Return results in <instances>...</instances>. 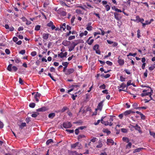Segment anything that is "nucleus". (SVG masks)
<instances>
[{"label": "nucleus", "mask_w": 155, "mask_h": 155, "mask_svg": "<svg viewBox=\"0 0 155 155\" xmlns=\"http://www.w3.org/2000/svg\"><path fill=\"white\" fill-rule=\"evenodd\" d=\"M121 130L122 132L124 133H127V130L125 128H122L121 129Z\"/></svg>", "instance_id": "obj_46"}, {"label": "nucleus", "mask_w": 155, "mask_h": 155, "mask_svg": "<svg viewBox=\"0 0 155 155\" xmlns=\"http://www.w3.org/2000/svg\"><path fill=\"white\" fill-rule=\"evenodd\" d=\"M114 16L115 18H116L117 20H118L119 18L118 17V14L117 13H114Z\"/></svg>", "instance_id": "obj_39"}, {"label": "nucleus", "mask_w": 155, "mask_h": 155, "mask_svg": "<svg viewBox=\"0 0 155 155\" xmlns=\"http://www.w3.org/2000/svg\"><path fill=\"white\" fill-rule=\"evenodd\" d=\"M118 62L120 65H123L124 63V60L119 59L118 60Z\"/></svg>", "instance_id": "obj_17"}, {"label": "nucleus", "mask_w": 155, "mask_h": 155, "mask_svg": "<svg viewBox=\"0 0 155 155\" xmlns=\"http://www.w3.org/2000/svg\"><path fill=\"white\" fill-rule=\"evenodd\" d=\"M66 131H67V132H68L70 133H73L74 132V130H73L67 129V130H66Z\"/></svg>", "instance_id": "obj_49"}, {"label": "nucleus", "mask_w": 155, "mask_h": 155, "mask_svg": "<svg viewBox=\"0 0 155 155\" xmlns=\"http://www.w3.org/2000/svg\"><path fill=\"white\" fill-rule=\"evenodd\" d=\"M134 127L136 130H137L139 132H141L140 127L137 124H136Z\"/></svg>", "instance_id": "obj_21"}, {"label": "nucleus", "mask_w": 155, "mask_h": 155, "mask_svg": "<svg viewBox=\"0 0 155 155\" xmlns=\"http://www.w3.org/2000/svg\"><path fill=\"white\" fill-rule=\"evenodd\" d=\"M53 25V23L52 22L50 21L49 23H48L47 25L49 27H51Z\"/></svg>", "instance_id": "obj_40"}, {"label": "nucleus", "mask_w": 155, "mask_h": 155, "mask_svg": "<svg viewBox=\"0 0 155 155\" xmlns=\"http://www.w3.org/2000/svg\"><path fill=\"white\" fill-rule=\"evenodd\" d=\"M150 133L151 135L153 137H155V133L152 132L151 131H150Z\"/></svg>", "instance_id": "obj_64"}, {"label": "nucleus", "mask_w": 155, "mask_h": 155, "mask_svg": "<svg viewBox=\"0 0 155 155\" xmlns=\"http://www.w3.org/2000/svg\"><path fill=\"white\" fill-rule=\"evenodd\" d=\"M71 147L72 148H73L78 147V149H80L81 148V144H79V143L78 142H77L74 144H71Z\"/></svg>", "instance_id": "obj_4"}, {"label": "nucleus", "mask_w": 155, "mask_h": 155, "mask_svg": "<svg viewBox=\"0 0 155 155\" xmlns=\"http://www.w3.org/2000/svg\"><path fill=\"white\" fill-rule=\"evenodd\" d=\"M57 12L58 14L63 16H65L66 14V12L64 11L63 8H62L59 9L57 11Z\"/></svg>", "instance_id": "obj_3"}, {"label": "nucleus", "mask_w": 155, "mask_h": 155, "mask_svg": "<svg viewBox=\"0 0 155 155\" xmlns=\"http://www.w3.org/2000/svg\"><path fill=\"white\" fill-rule=\"evenodd\" d=\"M137 37L139 38L140 37V31L139 30H137Z\"/></svg>", "instance_id": "obj_55"}, {"label": "nucleus", "mask_w": 155, "mask_h": 155, "mask_svg": "<svg viewBox=\"0 0 155 155\" xmlns=\"http://www.w3.org/2000/svg\"><path fill=\"white\" fill-rule=\"evenodd\" d=\"M92 27L91 26H88L86 28V29L89 31H90L92 30Z\"/></svg>", "instance_id": "obj_52"}, {"label": "nucleus", "mask_w": 155, "mask_h": 155, "mask_svg": "<svg viewBox=\"0 0 155 155\" xmlns=\"http://www.w3.org/2000/svg\"><path fill=\"white\" fill-rule=\"evenodd\" d=\"M12 64H9L7 67V70L10 71H12Z\"/></svg>", "instance_id": "obj_28"}, {"label": "nucleus", "mask_w": 155, "mask_h": 155, "mask_svg": "<svg viewBox=\"0 0 155 155\" xmlns=\"http://www.w3.org/2000/svg\"><path fill=\"white\" fill-rule=\"evenodd\" d=\"M103 146L102 143L101 141H99L98 142V144L97 145V146L96 147L97 148H101Z\"/></svg>", "instance_id": "obj_26"}, {"label": "nucleus", "mask_w": 155, "mask_h": 155, "mask_svg": "<svg viewBox=\"0 0 155 155\" xmlns=\"http://www.w3.org/2000/svg\"><path fill=\"white\" fill-rule=\"evenodd\" d=\"M41 95V94L37 93L36 94H35L34 96V97L36 101L38 102L39 101L38 99V97H39Z\"/></svg>", "instance_id": "obj_15"}, {"label": "nucleus", "mask_w": 155, "mask_h": 155, "mask_svg": "<svg viewBox=\"0 0 155 155\" xmlns=\"http://www.w3.org/2000/svg\"><path fill=\"white\" fill-rule=\"evenodd\" d=\"M155 68V64H153L152 66H150L149 68V69L150 71L153 70Z\"/></svg>", "instance_id": "obj_38"}, {"label": "nucleus", "mask_w": 155, "mask_h": 155, "mask_svg": "<svg viewBox=\"0 0 155 155\" xmlns=\"http://www.w3.org/2000/svg\"><path fill=\"white\" fill-rule=\"evenodd\" d=\"M49 4V2L48 1H47L44 3L43 6L44 8H46Z\"/></svg>", "instance_id": "obj_29"}, {"label": "nucleus", "mask_w": 155, "mask_h": 155, "mask_svg": "<svg viewBox=\"0 0 155 155\" xmlns=\"http://www.w3.org/2000/svg\"><path fill=\"white\" fill-rule=\"evenodd\" d=\"M60 3L62 6H68V5L63 1H61L60 2Z\"/></svg>", "instance_id": "obj_30"}, {"label": "nucleus", "mask_w": 155, "mask_h": 155, "mask_svg": "<svg viewBox=\"0 0 155 155\" xmlns=\"http://www.w3.org/2000/svg\"><path fill=\"white\" fill-rule=\"evenodd\" d=\"M85 137V136L83 135H79L78 136V140H79V139H81V138L84 137Z\"/></svg>", "instance_id": "obj_62"}, {"label": "nucleus", "mask_w": 155, "mask_h": 155, "mask_svg": "<svg viewBox=\"0 0 155 155\" xmlns=\"http://www.w3.org/2000/svg\"><path fill=\"white\" fill-rule=\"evenodd\" d=\"M69 63L67 62H63L62 63V64L64 67H67Z\"/></svg>", "instance_id": "obj_36"}, {"label": "nucleus", "mask_w": 155, "mask_h": 155, "mask_svg": "<svg viewBox=\"0 0 155 155\" xmlns=\"http://www.w3.org/2000/svg\"><path fill=\"white\" fill-rule=\"evenodd\" d=\"M67 54V53L66 52L64 53L63 52H61L58 55V57H59L61 58H63V57H66Z\"/></svg>", "instance_id": "obj_7"}, {"label": "nucleus", "mask_w": 155, "mask_h": 155, "mask_svg": "<svg viewBox=\"0 0 155 155\" xmlns=\"http://www.w3.org/2000/svg\"><path fill=\"white\" fill-rule=\"evenodd\" d=\"M131 80H129L127 82V86H128L132 84L131 83Z\"/></svg>", "instance_id": "obj_58"}, {"label": "nucleus", "mask_w": 155, "mask_h": 155, "mask_svg": "<svg viewBox=\"0 0 155 155\" xmlns=\"http://www.w3.org/2000/svg\"><path fill=\"white\" fill-rule=\"evenodd\" d=\"M133 106L135 109H138L139 108V107H138V104L136 103H134L133 105Z\"/></svg>", "instance_id": "obj_34"}, {"label": "nucleus", "mask_w": 155, "mask_h": 155, "mask_svg": "<svg viewBox=\"0 0 155 155\" xmlns=\"http://www.w3.org/2000/svg\"><path fill=\"white\" fill-rule=\"evenodd\" d=\"M135 113L133 111L130 110H128L125 111L124 113V115L126 116L128 114H130L131 113Z\"/></svg>", "instance_id": "obj_11"}, {"label": "nucleus", "mask_w": 155, "mask_h": 155, "mask_svg": "<svg viewBox=\"0 0 155 155\" xmlns=\"http://www.w3.org/2000/svg\"><path fill=\"white\" fill-rule=\"evenodd\" d=\"M13 40L14 42H16L18 41V38L16 37H14L13 38Z\"/></svg>", "instance_id": "obj_63"}, {"label": "nucleus", "mask_w": 155, "mask_h": 155, "mask_svg": "<svg viewBox=\"0 0 155 155\" xmlns=\"http://www.w3.org/2000/svg\"><path fill=\"white\" fill-rule=\"evenodd\" d=\"M105 8L106 9V10L107 11H108L110 9V6L108 5H106L105 6Z\"/></svg>", "instance_id": "obj_35"}, {"label": "nucleus", "mask_w": 155, "mask_h": 155, "mask_svg": "<svg viewBox=\"0 0 155 155\" xmlns=\"http://www.w3.org/2000/svg\"><path fill=\"white\" fill-rule=\"evenodd\" d=\"M107 142L108 144L109 143H111L112 145H113L114 143V141L111 139H107Z\"/></svg>", "instance_id": "obj_18"}, {"label": "nucleus", "mask_w": 155, "mask_h": 155, "mask_svg": "<svg viewBox=\"0 0 155 155\" xmlns=\"http://www.w3.org/2000/svg\"><path fill=\"white\" fill-rule=\"evenodd\" d=\"M106 64L109 65L111 66L112 64V63L109 61H107L106 62Z\"/></svg>", "instance_id": "obj_51"}, {"label": "nucleus", "mask_w": 155, "mask_h": 155, "mask_svg": "<svg viewBox=\"0 0 155 155\" xmlns=\"http://www.w3.org/2000/svg\"><path fill=\"white\" fill-rule=\"evenodd\" d=\"M48 75L54 81H55L56 80L54 79V77L52 76L51 75V74L50 73H48Z\"/></svg>", "instance_id": "obj_50"}, {"label": "nucleus", "mask_w": 155, "mask_h": 155, "mask_svg": "<svg viewBox=\"0 0 155 155\" xmlns=\"http://www.w3.org/2000/svg\"><path fill=\"white\" fill-rule=\"evenodd\" d=\"M143 149V148H137L135 149L134 150L133 152L134 153H135L136 152H140V151L141 150H142Z\"/></svg>", "instance_id": "obj_14"}, {"label": "nucleus", "mask_w": 155, "mask_h": 155, "mask_svg": "<svg viewBox=\"0 0 155 155\" xmlns=\"http://www.w3.org/2000/svg\"><path fill=\"white\" fill-rule=\"evenodd\" d=\"M35 104L34 103H31L29 104V106L31 108H34L35 106Z\"/></svg>", "instance_id": "obj_37"}, {"label": "nucleus", "mask_w": 155, "mask_h": 155, "mask_svg": "<svg viewBox=\"0 0 155 155\" xmlns=\"http://www.w3.org/2000/svg\"><path fill=\"white\" fill-rule=\"evenodd\" d=\"M103 131L104 133H106L107 134H109L110 133V131L107 129H104Z\"/></svg>", "instance_id": "obj_25"}, {"label": "nucleus", "mask_w": 155, "mask_h": 155, "mask_svg": "<svg viewBox=\"0 0 155 155\" xmlns=\"http://www.w3.org/2000/svg\"><path fill=\"white\" fill-rule=\"evenodd\" d=\"M63 127L65 128H71L72 125L71 123L69 122H64L63 124Z\"/></svg>", "instance_id": "obj_2"}, {"label": "nucleus", "mask_w": 155, "mask_h": 155, "mask_svg": "<svg viewBox=\"0 0 155 155\" xmlns=\"http://www.w3.org/2000/svg\"><path fill=\"white\" fill-rule=\"evenodd\" d=\"M37 54V53L35 51H33L31 52V55L32 56H35Z\"/></svg>", "instance_id": "obj_45"}, {"label": "nucleus", "mask_w": 155, "mask_h": 155, "mask_svg": "<svg viewBox=\"0 0 155 155\" xmlns=\"http://www.w3.org/2000/svg\"><path fill=\"white\" fill-rule=\"evenodd\" d=\"M69 49L68 51L70 52H71L72 50H73L74 48V46H71L70 47H69Z\"/></svg>", "instance_id": "obj_43"}, {"label": "nucleus", "mask_w": 155, "mask_h": 155, "mask_svg": "<svg viewBox=\"0 0 155 155\" xmlns=\"http://www.w3.org/2000/svg\"><path fill=\"white\" fill-rule=\"evenodd\" d=\"M98 48L99 45H96L94 46L93 47V49L94 50H95L96 51L97 49H98Z\"/></svg>", "instance_id": "obj_41"}, {"label": "nucleus", "mask_w": 155, "mask_h": 155, "mask_svg": "<svg viewBox=\"0 0 155 155\" xmlns=\"http://www.w3.org/2000/svg\"><path fill=\"white\" fill-rule=\"evenodd\" d=\"M123 2L125 4L128 5L129 6H130V0H127L126 1H123Z\"/></svg>", "instance_id": "obj_31"}, {"label": "nucleus", "mask_w": 155, "mask_h": 155, "mask_svg": "<svg viewBox=\"0 0 155 155\" xmlns=\"http://www.w3.org/2000/svg\"><path fill=\"white\" fill-rule=\"evenodd\" d=\"M115 117V116H110V118H109L108 120L106 121V123L105 124V125H109L110 126H112L113 124L112 122L114 120L113 117Z\"/></svg>", "instance_id": "obj_1"}, {"label": "nucleus", "mask_w": 155, "mask_h": 155, "mask_svg": "<svg viewBox=\"0 0 155 155\" xmlns=\"http://www.w3.org/2000/svg\"><path fill=\"white\" fill-rule=\"evenodd\" d=\"M70 41L67 40H64L63 41L62 43V44L65 46H67L70 45Z\"/></svg>", "instance_id": "obj_12"}, {"label": "nucleus", "mask_w": 155, "mask_h": 155, "mask_svg": "<svg viewBox=\"0 0 155 155\" xmlns=\"http://www.w3.org/2000/svg\"><path fill=\"white\" fill-rule=\"evenodd\" d=\"M55 115L54 113H50L48 115V117L51 118H53L55 116Z\"/></svg>", "instance_id": "obj_22"}, {"label": "nucleus", "mask_w": 155, "mask_h": 155, "mask_svg": "<svg viewBox=\"0 0 155 155\" xmlns=\"http://www.w3.org/2000/svg\"><path fill=\"white\" fill-rule=\"evenodd\" d=\"M75 19V17L74 16H73L72 17V18L71 19V23L72 24H73V23L74 20Z\"/></svg>", "instance_id": "obj_61"}, {"label": "nucleus", "mask_w": 155, "mask_h": 155, "mask_svg": "<svg viewBox=\"0 0 155 155\" xmlns=\"http://www.w3.org/2000/svg\"><path fill=\"white\" fill-rule=\"evenodd\" d=\"M67 109V107H64L61 110V112H64Z\"/></svg>", "instance_id": "obj_48"}, {"label": "nucleus", "mask_w": 155, "mask_h": 155, "mask_svg": "<svg viewBox=\"0 0 155 155\" xmlns=\"http://www.w3.org/2000/svg\"><path fill=\"white\" fill-rule=\"evenodd\" d=\"M25 50H23L19 52V53L22 54H25Z\"/></svg>", "instance_id": "obj_53"}, {"label": "nucleus", "mask_w": 155, "mask_h": 155, "mask_svg": "<svg viewBox=\"0 0 155 155\" xmlns=\"http://www.w3.org/2000/svg\"><path fill=\"white\" fill-rule=\"evenodd\" d=\"M120 80L122 82L125 81V78H124L122 76H120Z\"/></svg>", "instance_id": "obj_54"}, {"label": "nucleus", "mask_w": 155, "mask_h": 155, "mask_svg": "<svg viewBox=\"0 0 155 155\" xmlns=\"http://www.w3.org/2000/svg\"><path fill=\"white\" fill-rule=\"evenodd\" d=\"M47 110V109L45 107H43L36 110L37 112H43Z\"/></svg>", "instance_id": "obj_9"}, {"label": "nucleus", "mask_w": 155, "mask_h": 155, "mask_svg": "<svg viewBox=\"0 0 155 155\" xmlns=\"http://www.w3.org/2000/svg\"><path fill=\"white\" fill-rule=\"evenodd\" d=\"M96 139H97L96 138L93 137V138H92L91 140V141L92 142L94 143L96 141Z\"/></svg>", "instance_id": "obj_59"}, {"label": "nucleus", "mask_w": 155, "mask_h": 155, "mask_svg": "<svg viewBox=\"0 0 155 155\" xmlns=\"http://www.w3.org/2000/svg\"><path fill=\"white\" fill-rule=\"evenodd\" d=\"M26 124L25 123H21L20 125H19L20 128L21 129L23 128V127L26 126Z\"/></svg>", "instance_id": "obj_23"}, {"label": "nucleus", "mask_w": 155, "mask_h": 155, "mask_svg": "<svg viewBox=\"0 0 155 155\" xmlns=\"http://www.w3.org/2000/svg\"><path fill=\"white\" fill-rule=\"evenodd\" d=\"M23 81L22 79L21 78H19V83L21 84H23Z\"/></svg>", "instance_id": "obj_56"}, {"label": "nucleus", "mask_w": 155, "mask_h": 155, "mask_svg": "<svg viewBox=\"0 0 155 155\" xmlns=\"http://www.w3.org/2000/svg\"><path fill=\"white\" fill-rule=\"evenodd\" d=\"M74 70L73 68H70L67 69L65 74L66 75H69L73 73L74 72Z\"/></svg>", "instance_id": "obj_5"}, {"label": "nucleus", "mask_w": 155, "mask_h": 155, "mask_svg": "<svg viewBox=\"0 0 155 155\" xmlns=\"http://www.w3.org/2000/svg\"><path fill=\"white\" fill-rule=\"evenodd\" d=\"M40 26H39V25H37L35 28V30L36 31H38L40 30Z\"/></svg>", "instance_id": "obj_47"}, {"label": "nucleus", "mask_w": 155, "mask_h": 155, "mask_svg": "<svg viewBox=\"0 0 155 155\" xmlns=\"http://www.w3.org/2000/svg\"><path fill=\"white\" fill-rule=\"evenodd\" d=\"M61 30L64 31L66 28V24L65 23H63L62 25L60 26Z\"/></svg>", "instance_id": "obj_19"}, {"label": "nucleus", "mask_w": 155, "mask_h": 155, "mask_svg": "<svg viewBox=\"0 0 155 155\" xmlns=\"http://www.w3.org/2000/svg\"><path fill=\"white\" fill-rule=\"evenodd\" d=\"M112 8L113 10H114L115 11L117 12H122L121 10L118 9L117 8H116V7L114 6V7H112Z\"/></svg>", "instance_id": "obj_20"}, {"label": "nucleus", "mask_w": 155, "mask_h": 155, "mask_svg": "<svg viewBox=\"0 0 155 155\" xmlns=\"http://www.w3.org/2000/svg\"><path fill=\"white\" fill-rule=\"evenodd\" d=\"M126 87V85L124 83H122L118 87V88H121L124 89Z\"/></svg>", "instance_id": "obj_16"}, {"label": "nucleus", "mask_w": 155, "mask_h": 155, "mask_svg": "<svg viewBox=\"0 0 155 155\" xmlns=\"http://www.w3.org/2000/svg\"><path fill=\"white\" fill-rule=\"evenodd\" d=\"M75 38V36L74 35L71 36H70L68 38L69 40H71L72 39H74Z\"/></svg>", "instance_id": "obj_42"}, {"label": "nucleus", "mask_w": 155, "mask_h": 155, "mask_svg": "<svg viewBox=\"0 0 155 155\" xmlns=\"http://www.w3.org/2000/svg\"><path fill=\"white\" fill-rule=\"evenodd\" d=\"M122 140L123 141H126L127 143H128L129 141V140L127 137H123L122 138Z\"/></svg>", "instance_id": "obj_33"}, {"label": "nucleus", "mask_w": 155, "mask_h": 155, "mask_svg": "<svg viewBox=\"0 0 155 155\" xmlns=\"http://www.w3.org/2000/svg\"><path fill=\"white\" fill-rule=\"evenodd\" d=\"M103 102H100L98 104V106H97V108L96 109V110H101L103 107Z\"/></svg>", "instance_id": "obj_8"}, {"label": "nucleus", "mask_w": 155, "mask_h": 155, "mask_svg": "<svg viewBox=\"0 0 155 155\" xmlns=\"http://www.w3.org/2000/svg\"><path fill=\"white\" fill-rule=\"evenodd\" d=\"M77 97V95L72 94V98L73 100H74L75 99V98Z\"/></svg>", "instance_id": "obj_60"}, {"label": "nucleus", "mask_w": 155, "mask_h": 155, "mask_svg": "<svg viewBox=\"0 0 155 155\" xmlns=\"http://www.w3.org/2000/svg\"><path fill=\"white\" fill-rule=\"evenodd\" d=\"M39 114L38 113L35 112L31 114V116L33 117H36Z\"/></svg>", "instance_id": "obj_24"}, {"label": "nucleus", "mask_w": 155, "mask_h": 155, "mask_svg": "<svg viewBox=\"0 0 155 155\" xmlns=\"http://www.w3.org/2000/svg\"><path fill=\"white\" fill-rule=\"evenodd\" d=\"M15 62L16 63H18L21 61L20 60L19 58H16L15 59Z\"/></svg>", "instance_id": "obj_44"}, {"label": "nucleus", "mask_w": 155, "mask_h": 155, "mask_svg": "<svg viewBox=\"0 0 155 155\" xmlns=\"http://www.w3.org/2000/svg\"><path fill=\"white\" fill-rule=\"evenodd\" d=\"M99 87L100 88H101L102 89H104L105 88L106 86H105V85L104 84L103 85H101Z\"/></svg>", "instance_id": "obj_57"}, {"label": "nucleus", "mask_w": 155, "mask_h": 155, "mask_svg": "<svg viewBox=\"0 0 155 155\" xmlns=\"http://www.w3.org/2000/svg\"><path fill=\"white\" fill-rule=\"evenodd\" d=\"M150 88V92H145V93H143L142 94H141V96L143 97L144 96H146L147 95H149L150 94H151V93H153V90H152L151 88L149 87Z\"/></svg>", "instance_id": "obj_6"}, {"label": "nucleus", "mask_w": 155, "mask_h": 155, "mask_svg": "<svg viewBox=\"0 0 155 155\" xmlns=\"http://www.w3.org/2000/svg\"><path fill=\"white\" fill-rule=\"evenodd\" d=\"M140 17L139 16H137L136 17V19H134L133 20L135 22H139V21L140 20Z\"/></svg>", "instance_id": "obj_27"}, {"label": "nucleus", "mask_w": 155, "mask_h": 155, "mask_svg": "<svg viewBox=\"0 0 155 155\" xmlns=\"http://www.w3.org/2000/svg\"><path fill=\"white\" fill-rule=\"evenodd\" d=\"M92 38L91 37H90L87 40V42L89 45H91L93 43L94 40L93 39H92L90 40V39Z\"/></svg>", "instance_id": "obj_13"}, {"label": "nucleus", "mask_w": 155, "mask_h": 155, "mask_svg": "<svg viewBox=\"0 0 155 155\" xmlns=\"http://www.w3.org/2000/svg\"><path fill=\"white\" fill-rule=\"evenodd\" d=\"M53 141L51 139H49L47 140L46 142V144L47 145H48L51 143L53 142Z\"/></svg>", "instance_id": "obj_32"}, {"label": "nucleus", "mask_w": 155, "mask_h": 155, "mask_svg": "<svg viewBox=\"0 0 155 155\" xmlns=\"http://www.w3.org/2000/svg\"><path fill=\"white\" fill-rule=\"evenodd\" d=\"M49 34L48 33H44L42 34V38H43L44 39L47 40L49 37Z\"/></svg>", "instance_id": "obj_10"}]
</instances>
